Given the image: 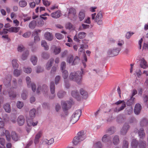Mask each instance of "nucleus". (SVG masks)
<instances>
[{
    "label": "nucleus",
    "mask_w": 148,
    "mask_h": 148,
    "mask_svg": "<svg viewBox=\"0 0 148 148\" xmlns=\"http://www.w3.org/2000/svg\"><path fill=\"white\" fill-rule=\"evenodd\" d=\"M83 71L81 69V71L72 72L70 74L69 78L72 80L76 82L78 84L81 83Z\"/></svg>",
    "instance_id": "obj_1"
},
{
    "label": "nucleus",
    "mask_w": 148,
    "mask_h": 148,
    "mask_svg": "<svg viewBox=\"0 0 148 148\" xmlns=\"http://www.w3.org/2000/svg\"><path fill=\"white\" fill-rule=\"evenodd\" d=\"M82 114L81 110L79 109L76 110L72 115L70 120L71 122L73 124L79 119Z\"/></svg>",
    "instance_id": "obj_2"
},
{
    "label": "nucleus",
    "mask_w": 148,
    "mask_h": 148,
    "mask_svg": "<svg viewBox=\"0 0 148 148\" xmlns=\"http://www.w3.org/2000/svg\"><path fill=\"white\" fill-rule=\"evenodd\" d=\"M121 47L114 48L109 49L107 52V56L112 57L117 55L121 50Z\"/></svg>",
    "instance_id": "obj_3"
},
{
    "label": "nucleus",
    "mask_w": 148,
    "mask_h": 148,
    "mask_svg": "<svg viewBox=\"0 0 148 148\" xmlns=\"http://www.w3.org/2000/svg\"><path fill=\"white\" fill-rule=\"evenodd\" d=\"M48 89L47 86L45 84H44L42 86H39L37 88L36 92L38 94L40 91L42 92L45 96H46L48 95Z\"/></svg>",
    "instance_id": "obj_4"
},
{
    "label": "nucleus",
    "mask_w": 148,
    "mask_h": 148,
    "mask_svg": "<svg viewBox=\"0 0 148 148\" xmlns=\"http://www.w3.org/2000/svg\"><path fill=\"white\" fill-rule=\"evenodd\" d=\"M26 80L28 87L30 88L31 87L32 90L33 92H35L36 88V84L34 83H31L30 78L28 76L26 77Z\"/></svg>",
    "instance_id": "obj_5"
},
{
    "label": "nucleus",
    "mask_w": 148,
    "mask_h": 148,
    "mask_svg": "<svg viewBox=\"0 0 148 148\" xmlns=\"http://www.w3.org/2000/svg\"><path fill=\"white\" fill-rule=\"evenodd\" d=\"M103 16L102 12H99L96 15L94 21L99 25H101L103 24V21L102 20Z\"/></svg>",
    "instance_id": "obj_6"
},
{
    "label": "nucleus",
    "mask_w": 148,
    "mask_h": 148,
    "mask_svg": "<svg viewBox=\"0 0 148 148\" xmlns=\"http://www.w3.org/2000/svg\"><path fill=\"white\" fill-rule=\"evenodd\" d=\"M86 34L84 32H80L78 33V37H77L76 35L74 36L73 40L74 41L78 42H79L80 40L79 38L82 39L84 38L86 36Z\"/></svg>",
    "instance_id": "obj_7"
},
{
    "label": "nucleus",
    "mask_w": 148,
    "mask_h": 148,
    "mask_svg": "<svg viewBox=\"0 0 148 148\" xmlns=\"http://www.w3.org/2000/svg\"><path fill=\"white\" fill-rule=\"evenodd\" d=\"M12 78V77L11 75H8L3 80V84L6 87H7L10 86Z\"/></svg>",
    "instance_id": "obj_8"
},
{
    "label": "nucleus",
    "mask_w": 148,
    "mask_h": 148,
    "mask_svg": "<svg viewBox=\"0 0 148 148\" xmlns=\"http://www.w3.org/2000/svg\"><path fill=\"white\" fill-rule=\"evenodd\" d=\"M71 95L73 97L78 101H80L81 99V97L79 95L78 91L77 90L72 91Z\"/></svg>",
    "instance_id": "obj_9"
},
{
    "label": "nucleus",
    "mask_w": 148,
    "mask_h": 148,
    "mask_svg": "<svg viewBox=\"0 0 148 148\" xmlns=\"http://www.w3.org/2000/svg\"><path fill=\"white\" fill-rule=\"evenodd\" d=\"M25 122V120L24 116L22 115H19L17 119L18 125L20 126H22L24 124Z\"/></svg>",
    "instance_id": "obj_10"
},
{
    "label": "nucleus",
    "mask_w": 148,
    "mask_h": 148,
    "mask_svg": "<svg viewBox=\"0 0 148 148\" xmlns=\"http://www.w3.org/2000/svg\"><path fill=\"white\" fill-rule=\"evenodd\" d=\"M130 128V126L127 124H124L121 130V134L122 135H125Z\"/></svg>",
    "instance_id": "obj_11"
},
{
    "label": "nucleus",
    "mask_w": 148,
    "mask_h": 148,
    "mask_svg": "<svg viewBox=\"0 0 148 148\" xmlns=\"http://www.w3.org/2000/svg\"><path fill=\"white\" fill-rule=\"evenodd\" d=\"M141 109V106L139 103L136 104L135 106L134 111L135 114H138L140 112Z\"/></svg>",
    "instance_id": "obj_12"
},
{
    "label": "nucleus",
    "mask_w": 148,
    "mask_h": 148,
    "mask_svg": "<svg viewBox=\"0 0 148 148\" xmlns=\"http://www.w3.org/2000/svg\"><path fill=\"white\" fill-rule=\"evenodd\" d=\"M138 136L140 139H143L145 137V133L143 128H140L138 131Z\"/></svg>",
    "instance_id": "obj_13"
},
{
    "label": "nucleus",
    "mask_w": 148,
    "mask_h": 148,
    "mask_svg": "<svg viewBox=\"0 0 148 148\" xmlns=\"http://www.w3.org/2000/svg\"><path fill=\"white\" fill-rule=\"evenodd\" d=\"M79 92L82 97L84 99H87L88 97V92L84 89L81 88L79 90Z\"/></svg>",
    "instance_id": "obj_14"
},
{
    "label": "nucleus",
    "mask_w": 148,
    "mask_h": 148,
    "mask_svg": "<svg viewBox=\"0 0 148 148\" xmlns=\"http://www.w3.org/2000/svg\"><path fill=\"white\" fill-rule=\"evenodd\" d=\"M85 17V12L84 10H81L79 12L78 17L80 21H82Z\"/></svg>",
    "instance_id": "obj_15"
},
{
    "label": "nucleus",
    "mask_w": 148,
    "mask_h": 148,
    "mask_svg": "<svg viewBox=\"0 0 148 148\" xmlns=\"http://www.w3.org/2000/svg\"><path fill=\"white\" fill-rule=\"evenodd\" d=\"M111 138L110 136L108 134H105L102 137V140L103 142L106 143L110 141V143H111Z\"/></svg>",
    "instance_id": "obj_16"
},
{
    "label": "nucleus",
    "mask_w": 148,
    "mask_h": 148,
    "mask_svg": "<svg viewBox=\"0 0 148 148\" xmlns=\"http://www.w3.org/2000/svg\"><path fill=\"white\" fill-rule=\"evenodd\" d=\"M45 38L49 41H51L53 39V37L52 34L49 32H46L44 34Z\"/></svg>",
    "instance_id": "obj_17"
},
{
    "label": "nucleus",
    "mask_w": 148,
    "mask_h": 148,
    "mask_svg": "<svg viewBox=\"0 0 148 148\" xmlns=\"http://www.w3.org/2000/svg\"><path fill=\"white\" fill-rule=\"evenodd\" d=\"M140 66L141 68L145 69L148 67L147 62L143 58H142L140 59Z\"/></svg>",
    "instance_id": "obj_18"
},
{
    "label": "nucleus",
    "mask_w": 148,
    "mask_h": 148,
    "mask_svg": "<svg viewBox=\"0 0 148 148\" xmlns=\"http://www.w3.org/2000/svg\"><path fill=\"white\" fill-rule=\"evenodd\" d=\"M61 16V14L60 11H57L52 13L51 16L53 18H59Z\"/></svg>",
    "instance_id": "obj_19"
},
{
    "label": "nucleus",
    "mask_w": 148,
    "mask_h": 148,
    "mask_svg": "<svg viewBox=\"0 0 148 148\" xmlns=\"http://www.w3.org/2000/svg\"><path fill=\"white\" fill-rule=\"evenodd\" d=\"M54 62V59L53 58H51L47 62L46 66V68L47 70H49L52 66V65Z\"/></svg>",
    "instance_id": "obj_20"
},
{
    "label": "nucleus",
    "mask_w": 148,
    "mask_h": 148,
    "mask_svg": "<svg viewBox=\"0 0 148 148\" xmlns=\"http://www.w3.org/2000/svg\"><path fill=\"white\" fill-rule=\"evenodd\" d=\"M84 140V138H79L77 136H75L73 139V143L74 145H77L79 143Z\"/></svg>",
    "instance_id": "obj_21"
},
{
    "label": "nucleus",
    "mask_w": 148,
    "mask_h": 148,
    "mask_svg": "<svg viewBox=\"0 0 148 148\" xmlns=\"http://www.w3.org/2000/svg\"><path fill=\"white\" fill-rule=\"evenodd\" d=\"M135 98L131 97L130 99L127 100L126 102V104L127 106L130 107L132 106L134 103Z\"/></svg>",
    "instance_id": "obj_22"
},
{
    "label": "nucleus",
    "mask_w": 148,
    "mask_h": 148,
    "mask_svg": "<svg viewBox=\"0 0 148 148\" xmlns=\"http://www.w3.org/2000/svg\"><path fill=\"white\" fill-rule=\"evenodd\" d=\"M20 28V27H11L8 29V31L10 32L17 33L18 32Z\"/></svg>",
    "instance_id": "obj_23"
},
{
    "label": "nucleus",
    "mask_w": 148,
    "mask_h": 148,
    "mask_svg": "<svg viewBox=\"0 0 148 148\" xmlns=\"http://www.w3.org/2000/svg\"><path fill=\"white\" fill-rule=\"evenodd\" d=\"M139 143L137 140L135 139H133L132 140L131 145L132 148H137Z\"/></svg>",
    "instance_id": "obj_24"
},
{
    "label": "nucleus",
    "mask_w": 148,
    "mask_h": 148,
    "mask_svg": "<svg viewBox=\"0 0 148 148\" xmlns=\"http://www.w3.org/2000/svg\"><path fill=\"white\" fill-rule=\"evenodd\" d=\"M11 137L12 139L15 141L18 140L20 138L15 132H12Z\"/></svg>",
    "instance_id": "obj_25"
},
{
    "label": "nucleus",
    "mask_w": 148,
    "mask_h": 148,
    "mask_svg": "<svg viewBox=\"0 0 148 148\" xmlns=\"http://www.w3.org/2000/svg\"><path fill=\"white\" fill-rule=\"evenodd\" d=\"M139 148H146L147 143L144 140H140L138 144Z\"/></svg>",
    "instance_id": "obj_26"
},
{
    "label": "nucleus",
    "mask_w": 148,
    "mask_h": 148,
    "mask_svg": "<svg viewBox=\"0 0 148 148\" xmlns=\"http://www.w3.org/2000/svg\"><path fill=\"white\" fill-rule=\"evenodd\" d=\"M112 141L114 145H117L119 143V136L117 135L115 136L113 138Z\"/></svg>",
    "instance_id": "obj_27"
},
{
    "label": "nucleus",
    "mask_w": 148,
    "mask_h": 148,
    "mask_svg": "<svg viewBox=\"0 0 148 148\" xmlns=\"http://www.w3.org/2000/svg\"><path fill=\"white\" fill-rule=\"evenodd\" d=\"M29 54V51L28 50H26L25 51L22 55L21 59L23 60H26Z\"/></svg>",
    "instance_id": "obj_28"
},
{
    "label": "nucleus",
    "mask_w": 148,
    "mask_h": 148,
    "mask_svg": "<svg viewBox=\"0 0 148 148\" xmlns=\"http://www.w3.org/2000/svg\"><path fill=\"white\" fill-rule=\"evenodd\" d=\"M54 142V139L53 138H51L49 140L47 139H44L43 141V143L44 144H47L50 145L53 144Z\"/></svg>",
    "instance_id": "obj_29"
},
{
    "label": "nucleus",
    "mask_w": 148,
    "mask_h": 148,
    "mask_svg": "<svg viewBox=\"0 0 148 148\" xmlns=\"http://www.w3.org/2000/svg\"><path fill=\"white\" fill-rule=\"evenodd\" d=\"M38 123V122L37 121H36L35 122H34L33 121L30 120H27V125L29 126H36L37 125Z\"/></svg>",
    "instance_id": "obj_30"
},
{
    "label": "nucleus",
    "mask_w": 148,
    "mask_h": 148,
    "mask_svg": "<svg viewBox=\"0 0 148 148\" xmlns=\"http://www.w3.org/2000/svg\"><path fill=\"white\" fill-rule=\"evenodd\" d=\"M8 94L10 99H13L16 97V95L15 92L10 89L9 91Z\"/></svg>",
    "instance_id": "obj_31"
},
{
    "label": "nucleus",
    "mask_w": 148,
    "mask_h": 148,
    "mask_svg": "<svg viewBox=\"0 0 148 148\" xmlns=\"http://www.w3.org/2000/svg\"><path fill=\"white\" fill-rule=\"evenodd\" d=\"M50 90L51 93L53 94L55 92V85L53 82H51L50 84Z\"/></svg>",
    "instance_id": "obj_32"
},
{
    "label": "nucleus",
    "mask_w": 148,
    "mask_h": 148,
    "mask_svg": "<svg viewBox=\"0 0 148 148\" xmlns=\"http://www.w3.org/2000/svg\"><path fill=\"white\" fill-rule=\"evenodd\" d=\"M3 108L5 111L9 113L11 112V108L10 105L9 103H6L3 106Z\"/></svg>",
    "instance_id": "obj_33"
},
{
    "label": "nucleus",
    "mask_w": 148,
    "mask_h": 148,
    "mask_svg": "<svg viewBox=\"0 0 148 148\" xmlns=\"http://www.w3.org/2000/svg\"><path fill=\"white\" fill-rule=\"evenodd\" d=\"M129 145L128 141L125 138L123 141L122 148H128Z\"/></svg>",
    "instance_id": "obj_34"
},
{
    "label": "nucleus",
    "mask_w": 148,
    "mask_h": 148,
    "mask_svg": "<svg viewBox=\"0 0 148 148\" xmlns=\"http://www.w3.org/2000/svg\"><path fill=\"white\" fill-rule=\"evenodd\" d=\"M36 25V21L34 20L31 21L29 24V27L31 29H33Z\"/></svg>",
    "instance_id": "obj_35"
},
{
    "label": "nucleus",
    "mask_w": 148,
    "mask_h": 148,
    "mask_svg": "<svg viewBox=\"0 0 148 148\" xmlns=\"http://www.w3.org/2000/svg\"><path fill=\"white\" fill-rule=\"evenodd\" d=\"M38 60L37 57L35 56H32L31 58V61L34 65L36 64Z\"/></svg>",
    "instance_id": "obj_36"
},
{
    "label": "nucleus",
    "mask_w": 148,
    "mask_h": 148,
    "mask_svg": "<svg viewBox=\"0 0 148 148\" xmlns=\"http://www.w3.org/2000/svg\"><path fill=\"white\" fill-rule=\"evenodd\" d=\"M41 45L42 47H44L45 50H47L49 49V47L47 45V43L45 40H42L41 42Z\"/></svg>",
    "instance_id": "obj_37"
},
{
    "label": "nucleus",
    "mask_w": 148,
    "mask_h": 148,
    "mask_svg": "<svg viewBox=\"0 0 148 148\" xmlns=\"http://www.w3.org/2000/svg\"><path fill=\"white\" fill-rule=\"evenodd\" d=\"M41 134V132H40L36 135L34 140V143L35 144L38 143L39 139L40 138Z\"/></svg>",
    "instance_id": "obj_38"
},
{
    "label": "nucleus",
    "mask_w": 148,
    "mask_h": 148,
    "mask_svg": "<svg viewBox=\"0 0 148 148\" xmlns=\"http://www.w3.org/2000/svg\"><path fill=\"white\" fill-rule=\"evenodd\" d=\"M22 73V71L21 70H18L15 69L14 71L13 74L14 76L16 77H18Z\"/></svg>",
    "instance_id": "obj_39"
},
{
    "label": "nucleus",
    "mask_w": 148,
    "mask_h": 148,
    "mask_svg": "<svg viewBox=\"0 0 148 148\" xmlns=\"http://www.w3.org/2000/svg\"><path fill=\"white\" fill-rule=\"evenodd\" d=\"M36 110L33 109L30 110L29 112V116L31 119H33L35 116Z\"/></svg>",
    "instance_id": "obj_40"
},
{
    "label": "nucleus",
    "mask_w": 148,
    "mask_h": 148,
    "mask_svg": "<svg viewBox=\"0 0 148 148\" xmlns=\"http://www.w3.org/2000/svg\"><path fill=\"white\" fill-rule=\"evenodd\" d=\"M77 137L79 138H84V140L86 138V136L84 133V132L83 131H81L79 132L77 134Z\"/></svg>",
    "instance_id": "obj_41"
},
{
    "label": "nucleus",
    "mask_w": 148,
    "mask_h": 148,
    "mask_svg": "<svg viewBox=\"0 0 148 148\" xmlns=\"http://www.w3.org/2000/svg\"><path fill=\"white\" fill-rule=\"evenodd\" d=\"M52 49H53V53L55 55L59 54L60 51V48H58L55 46H53Z\"/></svg>",
    "instance_id": "obj_42"
},
{
    "label": "nucleus",
    "mask_w": 148,
    "mask_h": 148,
    "mask_svg": "<svg viewBox=\"0 0 148 148\" xmlns=\"http://www.w3.org/2000/svg\"><path fill=\"white\" fill-rule=\"evenodd\" d=\"M66 92L60 90L57 93V96L59 98H62L66 95Z\"/></svg>",
    "instance_id": "obj_43"
},
{
    "label": "nucleus",
    "mask_w": 148,
    "mask_h": 148,
    "mask_svg": "<svg viewBox=\"0 0 148 148\" xmlns=\"http://www.w3.org/2000/svg\"><path fill=\"white\" fill-rule=\"evenodd\" d=\"M116 131V128L114 127H111L107 130V132L108 134H112L114 133Z\"/></svg>",
    "instance_id": "obj_44"
},
{
    "label": "nucleus",
    "mask_w": 148,
    "mask_h": 148,
    "mask_svg": "<svg viewBox=\"0 0 148 148\" xmlns=\"http://www.w3.org/2000/svg\"><path fill=\"white\" fill-rule=\"evenodd\" d=\"M12 64L14 69H16L18 66V64L17 62V60H13L12 61Z\"/></svg>",
    "instance_id": "obj_45"
},
{
    "label": "nucleus",
    "mask_w": 148,
    "mask_h": 148,
    "mask_svg": "<svg viewBox=\"0 0 148 148\" xmlns=\"http://www.w3.org/2000/svg\"><path fill=\"white\" fill-rule=\"evenodd\" d=\"M133 109L132 106L127 108L125 110V114H130L132 112Z\"/></svg>",
    "instance_id": "obj_46"
},
{
    "label": "nucleus",
    "mask_w": 148,
    "mask_h": 148,
    "mask_svg": "<svg viewBox=\"0 0 148 148\" xmlns=\"http://www.w3.org/2000/svg\"><path fill=\"white\" fill-rule=\"evenodd\" d=\"M126 106L125 102H124L122 104L121 106L119 108H116L114 110L115 112H119L123 110Z\"/></svg>",
    "instance_id": "obj_47"
},
{
    "label": "nucleus",
    "mask_w": 148,
    "mask_h": 148,
    "mask_svg": "<svg viewBox=\"0 0 148 148\" xmlns=\"http://www.w3.org/2000/svg\"><path fill=\"white\" fill-rule=\"evenodd\" d=\"M16 106L18 108L21 109L23 107L24 103L22 101H18L16 103Z\"/></svg>",
    "instance_id": "obj_48"
},
{
    "label": "nucleus",
    "mask_w": 148,
    "mask_h": 148,
    "mask_svg": "<svg viewBox=\"0 0 148 148\" xmlns=\"http://www.w3.org/2000/svg\"><path fill=\"white\" fill-rule=\"evenodd\" d=\"M24 72L27 74L30 73L32 71V69L29 67H24L23 69Z\"/></svg>",
    "instance_id": "obj_49"
},
{
    "label": "nucleus",
    "mask_w": 148,
    "mask_h": 148,
    "mask_svg": "<svg viewBox=\"0 0 148 148\" xmlns=\"http://www.w3.org/2000/svg\"><path fill=\"white\" fill-rule=\"evenodd\" d=\"M19 4L20 7L23 8L26 6L27 3L25 1L21 0L19 2Z\"/></svg>",
    "instance_id": "obj_50"
},
{
    "label": "nucleus",
    "mask_w": 148,
    "mask_h": 148,
    "mask_svg": "<svg viewBox=\"0 0 148 148\" xmlns=\"http://www.w3.org/2000/svg\"><path fill=\"white\" fill-rule=\"evenodd\" d=\"M62 76L64 79H67L68 76V73L66 70L62 71Z\"/></svg>",
    "instance_id": "obj_51"
},
{
    "label": "nucleus",
    "mask_w": 148,
    "mask_h": 148,
    "mask_svg": "<svg viewBox=\"0 0 148 148\" xmlns=\"http://www.w3.org/2000/svg\"><path fill=\"white\" fill-rule=\"evenodd\" d=\"M42 57L45 59H47L49 58V54L46 52H42L41 54Z\"/></svg>",
    "instance_id": "obj_52"
},
{
    "label": "nucleus",
    "mask_w": 148,
    "mask_h": 148,
    "mask_svg": "<svg viewBox=\"0 0 148 148\" xmlns=\"http://www.w3.org/2000/svg\"><path fill=\"white\" fill-rule=\"evenodd\" d=\"M79 58L78 56H76L72 62V65H75L77 64L79 62Z\"/></svg>",
    "instance_id": "obj_53"
},
{
    "label": "nucleus",
    "mask_w": 148,
    "mask_h": 148,
    "mask_svg": "<svg viewBox=\"0 0 148 148\" xmlns=\"http://www.w3.org/2000/svg\"><path fill=\"white\" fill-rule=\"evenodd\" d=\"M68 16H69L70 14H72L73 15H75L76 14V10L74 8H70L69 10Z\"/></svg>",
    "instance_id": "obj_54"
},
{
    "label": "nucleus",
    "mask_w": 148,
    "mask_h": 148,
    "mask_svg": "<svg viewBox=\"0 0 148 148\" xmlns=\"http://www.w3.org/2000/svg\"><path fill=\"white\" fill-rule=\"evenodd\" d=\"M66 67V63L65 62H62L60 65V69L62 71L65 70Z\"/></svg>",
    "instance_id": "obj_55"
},
{
    "label": "nucleus",
    "mask_w": 148,
    "mask_h": 148,
    "mask_svg": "<svg viewBox=\"0 0 148 148\" xmlns=\"http://www.w3.org/2000/svg\"><path fill=\"white\" fill-rule=\"evenodd\" d=\"M37 20L38 21V25L40 27L42 26L44 24V22L42 19L40 18H38Z\"/></svg>",
    "instance_id": "obj_56"
},
{
    "label": "nucleus",
    "mask_w": 148,
    "mask_h": 148,
    "mask_svg": "<svg viewBox=\"0 0 148 148\" xmlns=\"http://www.w3.org/2000/svg\"><path fill=\"white\" fill-rule=\"evenodd\" d=\"M102 145L101 142H98L94 145L95 148H101L102 147Z\"/></svg>",
    "instance_id": "obj_57"
},
{
    "label": "nucleus",
    "mask_w": 148,
    "mask_h": 148,
    "mask_svg": "<svg viewBox=\"0 0 148 148\" xmlns=\"http://www.w3.org/2000/svg\"><path fill=\"white\" fill-rule=\"evenodd\" d=\"M73 56L69 55L67 59V61L68 63H72V62L73 61Z\"/></svg>",
    "instance_id": "obj_58"
},
{
    "label": "nucleus",
    "mask_w": 148,
    "mask_h": 148,
    "mask_svg": "<svg viewBox=\"0 0 148 148\" xmlns=\"http://www.w3.org/2000/svg\"><path fill=\"white\" fill-rule=\"evenodd\" d=\"M84 59L82 60V63L84 66L85 68L86 66V62L87 61V59L85 54H84Z\"/></svg>",
    "instance_id": "obj_59"
},
{
    "label": "nucleus",
    "mask_w": 148,
    "mask_h": 148,
    "mask_svg": "<svg viewBox=\"0 0 148 148\" xmlns=\"http://www.w3.org/2000/svg\"><path fill=\"white\" fill-rule=\"evenodd\" d=\"M43 71V69L40 66H38L37 67L36 72L37 73H40L42 72Z\"/></svg>",
    "instance_id": "obj_60"
},
{
    "label": "nucleus",
    "mask_w": 148,
    "mask_h": 148,
    "mask_svg": "<svg viewBox=\"0 0 148 148\" xmlns=\"http://www.w3.org/2000/svg\"><path fill=\"white\" fill-rule=\"evenodd\" d=\"M66 27L67 29H70L73 28V25L71 23H68L66 24Z\"/></svg>",
    "instance_id": "obj_61"
},
{
    "label": "nucleus",
    "mask_w": 148,
    "mask_h": 148,
    "mask_svg": "<svg viewBox=\"0 0 148 148\" xmlns=\"http://www.w3.org/2000/svg\"><path fill=\"white\" fill-rule=\"evenodd\" d=\"M8 29H4L3 31H0V35H6L8 33Z\"/></svg>",
    "instance_id": "obj_62"
},
{
    "label": "nucleus",
    "mask_w": 148,
    "mask_h": 148,
    "mask_svg": "<svg viewBox=\"0 0 148 148\" xmlns=\"http://www.w3.org/2000/svg\"><path fill=\"white\" fill-rule=\"evenodd\" d=\"M24 47L23 45H19L17 48L18 51L21 52L23 50H24Z\"/></svg>",
    "instance_id": "obj_63"
},
{
    "label": "nucleus",
    "mask_w": 148,
    "mask_h": 148,
    "mask_svg": "<svg viewBox=\"0 0 148 148\" xmlns=\"http://www.w3.org/2000/svg\"><path fill=\"white\" fill-rule=\"evenodd\" d=\"M31 35V32H28L24 34L23 35V36L25 38H27L30 37Z\"/></svg>",
    "instance_id": "obj_64"
}]
</instances>
